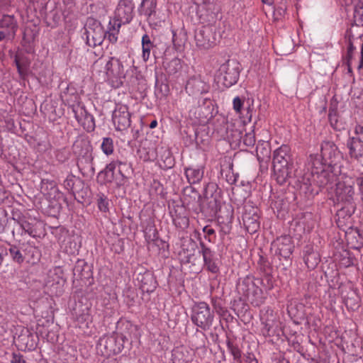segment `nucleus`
I'll list each match as a JSON object with an SVG mask.
<instances>
[{
  "label": "nucleus",
  "mask_w": 363,
  "mask_h": 363,
  "mask_svg": "<svg viewBox=\"0 0 363 363\" xmlns=\"http://www.w3.org/2000/svg\"><path fill=\"white\" fill-rule=\"evenodd\" d=\"M347 147L352 159L359 160L363 157V141L360 139L350 138L347 143Z\"/></svg>",
  "instance_id": "23"
},
{
  "label": "nucleus",
  "mask_w": 363,
  "mask_h": 363,
  "mask_svg": "<svg viewBox=\"0 0 363 363\" xmlns=\"http://www.w3.org/2000/svg\"><path fill=\"white\" fill-rule=\"evenodd\" d=\"M203 7L209 13L208 14L207 21H213L216 18V13L218 11V6L214 4L211 0H203Z\"/></svg>",
  "instance_id": "32"
},
{
  "label": "nucleus",
  "mask_w": 363,
  "mask_h": 363,
  "mask_svg": "<svg viewBox=\"0 0 363 363\" xmlns=\"http://www.w3.org/2000/svg\"><path fill=\"white\" fill-rule=\"evenodd\" d=\"M72 111L78 123L88 132H91L95 128L94 118L92 115L89 113L86 108L79 105H73Z\"/></svg>",
  "instance_id": "12"
},
{
  "label": "nucleus",
  "mask_w": 363,
  "mask_h": 363,
  "mask_svg": "<svg viewBox=\"0 0 363 363\" xmlns=\"http://www.w3.org/2000/svg\"><path fill=\"white\" fill-rule=\"evenodd\" d=\"M108 203L105 199L100 198L99 199L98 206H99V209L101 211H104V212L107 211L108 210Z\"/></svg>",
  "instance_id": "51"
},
{
  "label": "nucleus",
  "mask_w": 363,
  "mask_h": 363,
  "mask_svg": "<svg viewBox=\"0 0 363 363\" xmlns=\"http://www.w3.org/2000/svg\"><path fill=\"white\" fill-rule=\"evenodd\" d=\"M143 48V58L145 61H147L150 55V50L153 48V45H142Z\"/></svg>",
  "instance_id": "49"
},
{
  "label": "nucleus",
  "mask_w": 363,
  "mask_h": 363,
  "mask_svg": "<svg viewBox=\"0 0 363 363\" xmlns=\"http://www.w3.org/2000/svg\"><path fill=\"white\" fill-rule=\"evenodd\" d=\"M205 265L206 266L208 271L211 272L212 273H217L218 272V267L217 264L213 262V260L207 261V262H204Z\"/></svg>",
  "instance_id": "48"
},
{
  "label": "nucleus",
  "mask_w": 363,
  "mask_h": 363,
  "mask_svg": "<svg viewBox=\"0 0 363 363\" xmlns=\"http://www.w3.org/2000/svg\"><path fill=\"white\" fill-rule=\"evenodd\" d=\"M191 350L184 346H178L172 350L173 363H189L192 360Z\"/></svg>",
  "instance_id": "22"
},
{
  "label": "nucleus",
  "mask_w": 363,
  "mask_h": 363,
  "mask_svg": "<svg viewBox=\"0 0 363 363\" xmlns=\"http://www.w3.org/2000/svg\"><path fill=\"white\" fill-rule=\"evenodd\" d=\"M213 318V313L211 311L210 307L206 303L200 302L194 306L191 320L203 330H207L211 328Z\"/></svg>",
  "instance_id": "6"
},
{
  "label": "nucleus",
  "mask_w": 363,
  "mask_h": 363,
  "mask_svg": "<svg viewBox=\"0 0 363 363\" xmlns=\"http://www.w3.org/2000/svg\"><path fill=\"white\" fill-rule=\"evenodd\" d=\"M274 245L277 247V253L285 259L289 258L292 254L294 246L291 238L289 235L278 238L274 241Z\"/></svg>",
  "instance_id": "19"
},
{
  "label": "nucleus",
  "mask_w": 363,
  "mask_h": 363,
  "mask_svg": "<svg viewBox=\"0 0 363 363\" xmlns=\"http://www.w3.org/2000/svg\"><path fill=\"white\" fill-rule=\"evenodd\" d=\"M335 196L339 202L347 205V211L350 216L354 210V189L352 185L347 184L345 182H339L336 184Z\"/></svg>",
  "instance_id": "9"
},
{
  "label": "nucleus",
  "mask_w": 363,
  "mask_h": 363,
  "mask_svg": "<svg viewBox=\"0 0 363 363\" xmlns=\"http://www.w3.org/2000/svg\"><path fill=\"white\" fill-rule=\"evenodd\" d=\"M137 280L143 293H152L157 288V283L152 272L145 271L144 273L138 274Z\"/></svg>",
  "instance_id": "17"
},
{
  "label": "nucleus",
  "mask_w": 363,
  "mask_h": 363,
  "mask_svg": "<svg viewBox=\"0 0 363 363\" xmlns=\"http://www.w3.org/2000/svg\"><path fill=\"white\" fill-rule=\"evenodd\" d=\"M293 162L291 155V148L289 145H282L274 150L273 154V165L289 164Z\"/></svg>",
  "instance_id": "21"
},
{
  "label": "nucleus",
  "mask_w": 363,
  "mask_h": 363,
  "mask_svg": "<svg viewBox=\"0 0 363 363\" xmlns=\"http://www.w3.org/2000/svg\"><path fill=\"white\" fill-rule=\"evenodd\" d=\"M233 109L235 111L236 113H240L241 109L243 105V101L241 100V99L239 96H236L233 99Z\"/></svg>",
  "instance_id": "47"
},
{
  "label": "nucleus",
  "mask_w": 363,
  "mask_h": 363,
  "mask_svg": "<svg viewBox=\"0 0 363 363\" xmlns=\"http://www.w3.org/2000/svg\"><path fill=\"white\" fill-rule=\"evenodd\" d=\"M228 349L230 354L233 356V359L235 361H241V350L239 349L237 345L233 344L230 340L227 341Z\"/></svg>",
  "instance_id": "42"
},
{
  "label": "nucleus",
  "mask_w": 363,
  "mask_h": 363,
  "mask_svg": "<svg viewBox=\"0 0 363 363\" xmlns=\"http://www.w3.org/2000/svg\"><path fill=\"white\" fill-rule=\"evenodd\" d=\"M206 108L204 106H199L195 109L194 113L198 115L196 118L199 123H204L212 117L211 113H206Z\"/></svg>",
  "instance_id": "38"
},
{
  "label": "nucleus",
  "mask_w": 363,
  "mask_h": 363,
  "mask_svg": "<svg viewBox=\"0 0 363 363\" xmlns=\"http://www.w3.org/2000/svg\"><path fill=\"white\" fill-rule=\"evenodd\" d=\"M125 339L122 333H118L104 335L98 342L97 352L106 357L116 354L122 351Z\"/></svg>",
  "instance_id": "3"
},
{
  "label": "nucleus",
  "mask_w": 363,
  "mask_h": 363,
  "mask_svg": "<svg viewBox=\"0 0 363 363\" xmlns=\"http://www.w3.org/2000/svg\"><path fill=\"white\" fill-rule=\"evenodd\" d=\"M74 185V177L73 175H69L64 181V186L68 191H72Z\"/></svg>",
  "instance_id": "46"
},
{
  "label": "nucleus",
  "mask_w": 363,
  "mask_h": 363,
  "mask_svg": "<svg viewBox=\"0 0 363 363\" xmlns=\"http://www.w3.org/2000/svg\"><path fill=\"white\" fill-rule=\"evenodd\" d=\"M210 86L198 77H191L186 84V91L191 96H199L208 92Z\"/></svg>",
  "instance_id": "16"
},
{
  "label": "nucleus",
  "mask_w": 363,
  "mask_h": 363,
  "mask_svg": "<svg viewBox=\"0 0 363 363\" xmlns=\"http://www.w3.org/2000/svg\"><path fill=\"white\" fill-rule=\"evenodd\" d=\"M121 166H127L125 163L122 162L119 160L113 161L111 163L108 164L104 172L101 173H104L106 177V180L108 182H111L114 178V171L116 169H118V173L123 177H125L124 172H123L121 169Z\"/></svg>",
  "instance_id": "26"
},
{
  "label": "nucleus",
  "mask_w": 363,
  "mask_h": 363,
  "mask_svg": "<svg viewBox=\"0 0 363 363\" xmlns=\"http://www.w3.org/2000/svg\"><path fill=\"white\" fill-rule=\"evenodd\" d=\"M258 209L252 206L245 208L242 214L243 225L248 233L253 234L259 228Z\"/></svg>",
  "instance_id": "14"
},
{
  "label": "nucleus",
  "mask_w": 363,
  "mask_h": 363,
  "mask_svg": "<svg viewBox=\"0 0 363 363\" xmlns=\"http://www.w3.org/2000/svg\"><path fill=\"white\" fill-rule=\"evenodd\" d=\"M47 18L52 20L54 23H57L62 16V9L57 6L55 1H49L45 6Z\"/></svg>",
  "instance_id": "25"
},
{
  "label": "nucleus",
  "mask_w": 363,
  "mask_h": 363,
  "mask_svg": "<svg viewBox=\"0 0 363 363\" xmlns=\"http://www.w3.org/2000/svg\"><path fill=\"white\" fill-rule=\"evenodd\" d=\"M246 362L247 363H258V361L257 359L255 357V356L253 354H249L247 357H246Z\"/></svg>",
  "instance_id": "57"
},
{
  "label": "nucleus",
  "mask_w": 363,
  "mask_h": 363,
  "mask_svg": "<svg viewBox=\"0 0 363 363\" xmlns=\"http://www.w3.org/2000/svg\"><path fill=\"white\" fill-rule=\"evenodd\" d=\"M203 232L206 234V238L208 237V240L209 242L211 241V236L215 235V230L211 228L210 226L206 225L203 227Z\"/></svg>",
  "instance_id": "53"
},
{
  "label": "nucleus",
  "mask_w": 363,
  "mask_h": 363,
  "mask_svg": "<svg viewBox=\"0 0 363 363\" xmlns=\"http://www.w3.org/2000/svg\"><path fill=\"white\" fill-rule=\"evenodd\" d=\"M321 155H318L323 165L342 169V156L336 145L332 141H324L321 144Z\"/></svg>",
  "instance_id": "5"
},
{
  "label": "nucleus",
  "mask_w": 363,
  "mask_h": 363,
  "mask_svg": "<svg viewBox=\"0 0 363 363\" xmlns=\"http://www.w3.org/2000/svg\"><path fill=\"white\" fill-rule=\"evenodd\" d=\"M106 75L108 81L122 84L121 79L125 77V71L122 62L117 58L111 57L106 64Z\"/></svg>",
  "instance_id": "11"
},
{
  "label": "nucleus",
  "mask_w": 363,
  "mask_h": 363,
  "mask_svg": "<svg viewBox=\"0 0 363 363\" xmlns=\"http://www.w3.org/2000/svg\"><path fill=\"white\" fill-rule=\"evenodd\" d=\"M354 21L355 25L347 30L346 37L347 38L348 32L354 28H357L354 30L355 37H358L359 35H363V0H359L354 6Z\"/></svg>",
  "instance_id": "18"
},
{
  "label": "nucleus",
  "mask_w": 363,
  "mask_h": 363,
  "mask_svg": "<svg viewBox=\"0 0 363 363\" xmlns=\"http://www.w3.org/2000/svg\"><path fill=\"white\" fill-rule=\"evenodd\" d=\"M7 330L6 324L3 321L0 317V335H4Z\"/></svg>",
  "instance_id": "56"
},
{
  "label": "nucleus",
  "mask_w": 363,
  "mask_h": 363,
  "mask_svg": "<svg viewBox=\"0 0 363 363\" xmlns=\"http://www.w3.org/2000/svg\"><path fill=\"white\" fill-rule=\"evenodd\" d=\"M169 213L176 228L184 230L189 227V219L188 212L184 205L174 204Z\"/></svg>",
  "instance_id": "13"
},
{
  "label": "nucleus",
  "mask_w": 363,
  "mask_h": 363,
  "mask_svg": "<svg viewBox=\"0 0 363 363\" xmlns=\"http://www.w3.org/2000/svg\"><path fill=\"white\" fill-rule=\"evenodd\" d=\"M251 303L259 306L262 303V291L256 285V289H253L251 294L246 297Z\"/></svg>",
  "instance_id": "36"
},
{
  "label": "nucleus",
  "mask_w": 363,
  "mask_h": 363,
  "mask_svg": "<svg viewBox=\"0 0 363 363\" xmlns=\"http://www.w3.org/2000/svg\"><path fill=\"white\" fill-rule=\"evenodd\" d=\"M303 259L308 268L313 269L320 262V255L312 247L306 246L303 251Z\"/></svg>",
  "instance_id": "24"
},
{
  "label": "nucleus",
  "mask_w": 363,
  "mask_h": 363,
  "mask_svg": "<svg viewBox=\"0 0 363 363\" xmlns=\"http://www.w3.org/2000/svg\"><path fill=\"white\" fill-rule=\"evenodd\" d=\"M253 289H256V284L251 279L247 277L244 279L241 284H240L238 286L239 291L242 293V295L245 297L251 294V291Z\"/></svg>",
  "instance_id": "33"
},
{
  "label": "nucleus",
  "mask_w": 363,
  "mask_h": 363,
  "mask_svg": "<svg viewBox=\"0 0 363 363\" xmlns=\"http://www.w3.org/2000/svg\"><path fill=\"white\" fill-rule=\"evenodd\" d=\"M196 45L200 49L208 50L216 44L214 28L212 26H203L195 33Z\"/></svg>",
  "instance_id": "8"
},
{
  "label": "nucleus",
  "mask_w": 363,
  "mask_h": 363,
  "mask_svg": "<svg viewBox=\"0 0 363 363\" xmlns=\"http://www.w3.org/2000/svg\"><path fill=\"white\" fill-rule=\"evenodd\" d=\"M356 28H354L348 32V48L345 57L349 72H352V66L354 61L353 55L357 45L360 46L361 52L359 58L357 62V67L359 70L363 68V35H359L358 37H355L354 30Z\"/></svg>",
  "instance_id": "7"
},
{
  "label": "nucleus",
  "mask_w": 363,
  "mask_h": 363,
  "mask_svg": "<svg viewBox=\"0 0 363 363\" xmlns=\"http://www.w3.org/2000/svg\"><path fill=\"white\" fill-rule=\"evenodd\" d=\"M142 45H153L148 35L145 34L142 38Z\"/></svg>",
  "instance_id": "55"
},
{
  "label": "nucleus",
  "mask_w": 363,
  "mask_h": 363,
  "mask_svg": "<svg viewBox=\"0 0 363 363\" xmlns=\"http://www.w3.org/2000/svg\"><path fill=\"white\" fill-rule=\"evenodd\" d=\"M11 363H26V361L23 359V356L21 354H13L12 359L11 360Z\"/></svg>",
  "instance_id": "54"
},
{
  "label": "nucleus",
  "mask_w": 363,
  "mask_h": 363,
  "mask_svg": "<svg viewBox=\"0 0 363 363\" xmlns=\"http://www.w3.org/2000/svg\"><path fill=\"white\" fill-rule=\"evenodd\" d=\"M243 143L248 147H252L255 143V136L252 132L247 133L243 137Z\"/></svg>",
  "instance_id": "45"
},
{
  "label": "nucleus",
  "mask_w": 363,
  "mask_h": 363,
  "mask_svg": "<svg viewBox=\"0 0 363 363\" xmlns=\"http://www.w3.org/2000/svg\"><path fill=\"white\" fill-rule=\"evenodd\" d=\"M293 168V162L273 165L274 176L277 183L281 185L286 183L291 177Z\"/></svg>",
  "instance_id": "20"
},
{
  "label": "nucleus",
  "mask_w": 363,
  "mask_h": 363,
  "mask_svg": "<svg viewBox=\"0 0 363 363\" xmlns=\"http://www.w3.org/2000/svg\"><path fill=\"white\" fill-rule=\"evenodd\" d=\"M14 62L18 69V72L21 77H24L28 71L27 63L22 62L18 55L14 56Z\"/></svg>",
  "instance_id": "43"
},
{
  "label": "nucleus",
  "mask_w": 363,
  "mask_h": 363,
  "mask_svg": "<svg viewBox=\"0 0 363 363\" xmlns=\"http://www.w3.org/2000/svg\"><path fill=\"white\" fill-rule=\"evenodd\" d=\"M345 212V208H342L339 211H338V213L337 215H340L342 213H343Z\"/></svg>",
  "instance_id": "63"
},
{
  "label": "nucleus",
  "mask_w": 363,
  "mask_h": 363,
  "mask_svg": "<svg viewBox=\"0 0 363 363\" xmlns=\"http://www.w3.org/2000/svg\"><path fill=\"white\" fill-rule=\"evenodd\" d=\"M0 26L7 30V34L14 36L18 28V24L13 16L4 15L0 21Z\"/></svg>",
  "instance_id": "30"
},
{
  "label": "nucleus",
  "mask_w": 363,
  "mask_h": 363,
  "mask_svg": "<svg viewBox=\"0 0 363 363\" xmlns=\"http://www.w3.org/2000/svg\"><path fill=\"white\" fill-rule=\"evenodd\" d=\"M101 148L104 154L110 155L113 152L114 145L111 138H104Z\"/></svg>",
  "instance_id": "41"
},
{
  "label": "nucleus",
  "mask_w": 363,
  "mask_h": 363,
  "mask_svg": "<svg viewBox=\"0 0 363 363\" xmlns=\"http://www.w3.org/2000/svg\"><path fill=\"white\" fill-rule=\"evenodd\" d=\"M201 250L198 252L201 253L204 262L207 261L213 260V253L210 248L207 247L205 244L202 242H200Z\"/></svg>",
  "instance_id": "44"
},
{
  "label": "nucleus",
  "mask_w": 363,
  "mask_h": 363,
  "mask_svg": "<svg viewBox=\"0 0 363 363\" xmlns=\"http://www.w3.org/2000/svg\"><path fill=\"white\" fill-rule=\"evenodd\" d=\"M134 4L132 0H120L117 6L115 17L109 21L108 40L114 43L118 40V34L122 24L129 23L133 17Z\"/></svg>",
  "instance_id": "2"
},
{
  "label": "nucleus",
  "mask_w": 363,
  "mask_h": 363,
  "mask_svg": "<svg viewBox=\"0 0 363 363\" xmlns=\"http://www.w3.org/2000/svg\"><path fill=\"white\" fill-rule=\"evenodd\" d=\"M354 133L356 136L352 137V138H359L363 141V126L360 125H356Z\"/></svg>",
  "instance_id": "52"
},
{
  "label": "nucleus",
  "mask_w": 363,
  "mask_h": 363,
  "mask_svg": "<svg viewBox=\"0 0 363 363\" xmlns=\"http://www.w3.org/2000/svg\"><path fill=\"white\" fill-rule=\"evenodd\" d=\"M277 363H289L288 360L284 358L280 359Z\"/></svg>",
  "instance_id": "61"
},
{
  "label": "nucleus",
  "mask_w": 363,
  "mask_h": 363,
  "mask_svg": "<svg viewBox=\"0 0 363 363\" xmlns=\"http://www.w3.org/2000/svg\"><path fill=\"white\" fill-rule=\"evenodd\" d=\"M131 114L128 107L123 104H117L112 114V121L116 130L122 131L130 126Z\"/></svg>",
  "instance_id": "10"
},
{
  "label": "nucleus",
  "mask_w": 363,
  "mask_h": 363,
  "mask_svg": "<svg viewBox=\"0 0 363 363\" xmlns=\"http://www.w3.org/2000/svg\"><path fill=\"white\" fill-rule=\"evenodd\" d=\"M100 60H97L95 63H94V65L96 66L98 65L99 63H100Z\"/></svg>",
  "instance_id": "64"
},
{
  "label": "nucleus",
  "mask_w": 363,
  "mask_h": 363,
  "mask_svg": "<svg viewBox=\"0 0 363 363\" xmlns=\"http://www.w3.org/2000/svg\"><path fill=\"white\" fill-rule=\"evenodd\" d=\"M345 303L349 310L355 311L360 306V298L357 294L352 292L350 296L345 298Z\"/></svg>",
  "instance_id": "34"
},
{
  "label": "nucleus",
  "mask_w": 363,
  "mask_h": 363,
  "mask_svg": "<svg viewBox=\"0 0 363 363\" xmlns=\"http://www.w3.org/2000/svg\"><path fill=\"white\" fill-rule=\"evenodd\" d=\"M328 120L331 126L337 130H340L343 128V125L341 121H339L337 115V111L335 108H330L328 113Z\"/></svg>",
  "instance_id": "35"
},
{
  "label": "nucleus",
  "mask_w": 363,
  "mask_h": 363,
  "mask_svg": "<svg viewBox=\"0 0 363 363\" xmlns=\"http://www.w3.org/2000/svg\"><path fill=\"white\" fill-rule=\"evenodd\" d=\"M264 327L262 328V333L264 335H270V330L273 328L274 324L272 322L266 321L263 323Z\"/></svg>",
  "instance_id": "50"
},
{
  "label": "nucleus",
  "mask_w": 363,
  "mask_h": 363,
  "mask_svg": "<svg viewBox=\"0 0 363 363\" xmlns=\"http://www.w3.org/2000/svg\"><path fill=\"white\" fill-rule=\"evenodd\" d=\"M85 30L86 43L89 46L96 47L101 45L105 38L108 40V30L104 32L100 24H96L94 28L89 26Z\"/></svg>",
  "instance_id": "15"
},
{
  "label": "nucleus",
  "mask_w": 363,
  "mask_h": 363,
  "mask_svg": "<svg viewBox=\"0 0 363 363\" xmlns=\"http://www.w3.org/2000/svg\"><path fill=\"white\" fill-rule=\"evenodd\" d=\"M240 71L239 63L235 60H228L219 67L217 74L218 82L226 88L232 86L237 83Z\"/></svg>",
  "instance_id": "4"
},
{
  "label": "nucleus",
  "mask_w": 363,
  "mask_h": 363,
  "mask_svg": "<svg viewBox=\"0 0 363 363\" xmlns=\"http://www.w3.org/2000/svg\"><path fill=\"white\" fill-rule=\"evenodd\" d=\"M341 173L342 169L323 165L318 155H311L307 160L306 171L298 181L307 190L313 192V186L320 190L336 183Z\"/></svg>",
  "instance_id": "1"
},
{
  "label": "nucleus",
  "mask_w": 363,
  "mask_h": 363,
  "mask_svg": "<svg viewBox=\"0 0 363 363\" xmlns=\"http://www.w3.org/2000/svg\"><path fill=\"white\" fill-rule=\"evenodd\" d=\"M192 246V250H193V252H190L189 250L187 249V250H183V252L180 253V257H181V259H182V262H184V263H193L194 264L196 259V257L195 256V251L196 250L194 249V246H195V244L193 243L191 245Z\"/></svg>",
  "instance_id": "39"
},
{
  "label": "nucleus",
  "mask_w": 363,
  "mask_h": 363,
  "mask_svg": "<svg viewBox=\"0 0 363 363\" xmlns=\"http://www.w3.org/2000/svg\"><path fill=\"white\" fill-rule=\"evenodd\" d=\"M6 37V33L3 31H0V41L4 39Z\"/></svg>",
  "instance_id": "62"
},
{
  "label": "nucleus",
  "mask_w": 363,
  "mask_h": 363,
  "mask_svg": "<svg viewBox=\"0 0 363 363\" xmlns=\"http://www.w3.org/2000/svg\"><path fill=\"white\" fill-rule=\"evenodd\" d=\"M37 221L35 218H27L23 216L18 218V223L21 229L31 237H35L36 229L35 224Z\"/></svg>",
  "instance_id": "28"
},
{
  "label": "nucleus",
  "mask_w": 363,
  "mask_h": 363,
  "mask_svg": "<svg viewBox=\"0 0 363 363\" xmlns=\"http://www.w3.org/2000/svg\"><path fill=\"white\" fill-rule=\"evenodd\" d=\"M157 125V121L156 120L152 121L150 124V128H155Z\"/></svg>",
  "instance_id": "58"
},
{
  "label": "nucleus",
  "mask_w": 363,
  "mask_h": 363,
  "mask_svg": "<svg viewBox=\"0 0 363 363\" xmlns=\"http://www.w3.org/2000/svg\"><path fill=\"white\" fill-rule=\"evenodd\" d=\"M9 254L13 261L18 264H21L24 261V257L23 256L20 249L16 245H11L9 248Z\"/></svg>",
  "instance_id": "40"
},
{
  "label": "nucleus",
  "mask_w": 363,
  "mask_h": 363,
  "mask_svg": "<svg viewBox=\"0 0 363 363\" xmlns=\"http://www.w3.org/2000/svg\"><path fill=\"white\" fill-rule=\"evenodd\" d=\"M157 0H143L138 9L140 15H144L148 19L156 13Z\"/></svg>",
  "instance_id": "29"
},
{
  "label": "nucleus",
  "mask_w": 363,
  "mask_h": 363,
  "mask_svg": "<svg viewBox=\"0 0 363 363\" xmlns=\"http://www.w3.org/2000/svg\"><path fill=\"white\" fill-rule=\"evenodd\" d=\"M262 1L267 5H272L274 3V0H262Z\"/></svg>",
  "instance_id": "59"
},
{
  "label": "nucleus",
  "mask_w": 363,
  "mask_h": 363,
  "mask_svg": "<svg viewBox=\"0 0 363 363\" xmlns=\"http://www.w3.org/2000/svg\"><path fill=\"white\" fill-rule=\"evenodd\" d=\"M206 201V203L203 205L201 211L208 216H216L220 209L219 201L216 197L211 196L207 198Z\"/></svg>",
  "instance_id": "31"
},
{
  "label": "nucleus",
  "mask_w": 363,
  "mask_h": 363,
  "mask_svg": "<svg viewBox=\"0 0 363 363\" xmlns=\"http://www.w3.org/2000/svg\"><path fill=\"white\" fill-rule=\"evenodd\" d=\"M203 167H190L185 168V175L191 184L199 183L203 177Z\"/></svg>",
  "instance_id": "27"
},
{
  "label": "nucleus",
  "mask_w": 363,
  "mask_h": 363,
  "mask_svg": "<svg viewBox=\"0 0 363 363\" xmlns=\"http://www.w3.org/2000/svg\"><path fill=\"white\" fill-rule=\"evenodd\" d=\"M182 68L180 60L178 58H174L171 61L167 63L165 65L166 72L168 74H175Z\"/></svg>",
  "instance_id": "37"
},
{
  "label": "nucleus",
  "mask_w": 363,
  "mask_h": 363,
  "mask_svg": "<svg viewBox=\"0 0 363 363\" xmlns=\"http://www.w3.org/2000/svg\"><path fill=\"white\" fill-rule=\"evenodd\" d=\"M3 249L2 247L0 246V265L2 263V261H3Z\"/></svg>",
  "instance_id": "60"
}]
</instances>
